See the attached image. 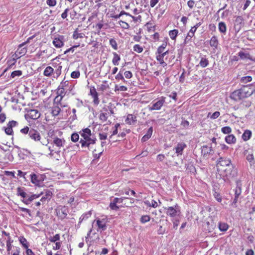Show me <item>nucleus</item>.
<instances>
[{
	"label": "nucleus",
	"instance_id": "nucleus-25",
	"mask_svg": "<svg viewBox=\"0 0 255 255\" xmlns=\"http://www.w3.org/2000/svg\"><path fill=\"white\" fill-rule=\"evenodd\" d=\"M53 43L54 45L57 48H60L62 47L63 45V42L62 40V38H55L53 41Z\"/></svg>",
	"mask_w": 255,
	"mask_h": 255
},
{
	"label": "nucleus",
	"instance_id": "nucleus-8",
	"mask_svg": "<svg viewBox=\"0 0 255 255\" xmlns=\"http://www.w3.org/2000/svg\"><path fill=\"white\" fill-rule=\"evenodd\" d=\"M106 222V218H103L102 220H96V224L98 227V231H103L106 230L107 229Z\"/></svg>",
	"mask_w": 255,
	"mask_h": 255
},
{
	"label": "nucleus",
	"instance_id": "nucleus-2",
	"mask_svg": "<svg viewBox=\"0 0 255 255\" xmlns=\"http://www.w3.org/2000/svg\"><path fill=\"white\" fill-rule=\"evenodd\" d=\"M63 93L64 85L61 82L57 89V95L54 100V103L56 105L53 107L52 109L51 114L53 116H58L61 111V108L64 107L62 102V99L64 97L62 95Z\"/></svg>",
	"mask_w": 255,
	"mask_h": 255
},
{
	"label": "nucleus",
	"instance_id": "nucleus-23",
	"mask_svg": "<svg viewBox=\"0 0 255 255\" xmlns=\"http://www.w3.org/2000/svg\"><path fill=\"white\" fill-rule=\"evenodd\" d=\"M199 64L202 68L206 67L209 65V60L205 56H202Z\"/></svg>",
	"mask_w": 255,
	"mask_h": 255
},
{
	"label": "nucleus",
	"instance_id": "nucleus-60",
	"mask_svg": "<svg viewBox=\"0 0 255 255\" xmlns=\"http://www.w3.org/2000/svg\"><path fill=\"white\" fill-rule=\"evenodd\" d=\"M110 207L112 210H117L119 209V207L117 205L116 203L113 201L110 204Z\"/></svg>",
	"mask_w": 255,
	"mask_h": 255
},
{
	"label": "nucleus",
	"instance_id": "nucleus-36",
	"mask_svg": "<svg viewBox=\"0 0 255 255\" xmlns=\"http://www.w3.org/2000/svg\"><path fill=\"white\" fill-rule=\"evenodd\" d=\"M238 55L242 59H251L250 55L248 53H245L243 51H240L239 52Z\"/></svg>",
	"mask_w": 255,
	"mask_h": 255
},
{
	"label": "nucleus",
	"instance_id": "nucleus-63",
	"mask_svg": "<svg viewBox=\"0 0 255 255\" xmlns=\"http://www.w3.org/2000/svg\"><path fill=\"white\" fill-rule=\"evenodd\" d=\"M47 4L50 6H53L56 5V0H47Z\"/></svg>",
	"mask_w": 255,
	"mask_h": 255
},
{
	"label": "nucleus",
	"instance_id": "nucleus-14",
	"mask_svg": "<svg viewBox=\"0 0 255 255\" xmlns=\"http://www.w3.org/2000/svg\"><path fill=\"white\" fill-rule=\"evenodd\" d=\"M187 146L186 144L184 142L178 143L176 146L175 147L176 153L177 155H182L183 151L185 148Z\"/></svg>",
	"mask_w": 255,
	"mask_h": 255
},
{
	"label": "nucleus",
	"instance_id": "nucleus-20",
	"mask_svg": "<svg viewBox=\"0 0 255 255\" xmlns=\"http://www.w3.org/2000/svg\"><path fill=\"white\" fill-rule=\"evenodd\" d=\"M152 132V127H150L148 128L146 133L142 137L141 141L142 142H145L147 140L151 137Z\"/></svg>",
	"mask_w": 255,
	"mask_h": 255
},
{
	"label": "nucleus",
	"instance_id": "nucleus-39",
	"mask_svg": "<svg viewBox=\"0 0 255 255\" xmlns=\"http://www.w3.org/2000/svg\"><path fill=\"white\" fill-rule=\"evenodd\" d=\"M53 72V69L50 67H47L44 71L43 74L45 76H49Z\"/></svg>",
	"mask_w": 255,
	"mask_h": 255
},
{
	"label": "nucleus",
	"instance_id": "nucleus-59",
	"mask_svg": "<svg viewBox=\"0 0 255 255\" xmlns=\"http://www.w3.org/2000/svg\"><path fill=\"white\" fill-rule=\"evenodd\" d=\"M54 143L57 146H60L62 145V141L61 139L56 138L54 140Z\"/></svg>",
	"mask_w": 255,
	"mask_h": 255
},
{
	"label": "nucleus",
	"instance_id": "nucleus-62",
	"mask_svg": "<svg viewBox=\"0 0 255 255\" xmlns=\"http://www.w3.org/2000/svg\"><path fill=\"white\" fill-rule=\"evenodd\" d=\"M19 209L23 212H25V213H26L27 214H28V215L31 217V212H30V210H29L28 209H27V208H23V207H19Z\"/></svg>",
	"mask_w": 255,
	"mask_h": 255
},
{
	"label": "nucleus",
	"instance_id": "nucleus-48",
	"mask_svg": "<svg viewBox=\"0 0 255 255\" xmlns=\"http://www.w3.org/2000/svg\"><path fill=\"white\" fill-rule=\"evenodd\" d=\"M80 75V73L79 71H73L71 74V77L73 79L79 78Z\"/></svg>",
	"mask_w": 255,
	"mask_h": 255
},
{
	"label": "nucleus",
	"instance_id": "nucleus-49",
	"mask_svg": "<svg viewBox=\"0 0 255 255\" xmlns=\"http://www.w3.org/2000/svg\"><path fill=\"white\" fill-rule=\"evenodd\" d=\"M99 118L103 122L106 121L108 119L107 114L106 113H101L99 116Z\"/></svg>",
	"mask_w": 255,
	"mask_h": 255
},
{
	"label": "nucleus",
	"instance_id": "nucleus-19",
	"mask_svg": "<svg viewBox=\"0 0 255 255\" xmlns=\"http://www.w3.org/2000/svg\"><path fill=\"white\" fill-rule=\"evenodd\" d=\"M252 134V132L250 130L246 129L242 135V139L244 141H246L251 138Z\"/></svg>",
	"mask_w": 255,
	"mask_h": 255
},
{
	"label": "nucleus",
	"instance_id": "nucleus-27",
	"mask_svg": "<svg viewBox=\"0 0 255 255\" xmlns=\"http://www.w3.org/2000/svg\"><path fill=\"white\" fill-rule=\"evenodd\" d=\"M196 30L194 29V28L192 27H191V29L189 31V32L187 34V36L186 37L185 39V42H186L187 41L190 40L191 38L194 36V33Z\"/></svg>",
	"mask_w": 255,
	"mask_h": 255
},
{
	"label": "nucleus",
	"instance_id": "nucleus-12",
	"mask_svg": "<svg viewBox=\"0 0 255 255\" xmlns=\"http://www.w3.org/2000/svg\"><path fill=\"white\" fill-rule=\"evenodd\" d=\"M177 205H175L174 207H168V208H165L167 210L166 212V214L172 217L176 216L177 213Z\"/></svg>",
	"mask_w": 255,
	"mask_h": 255
},
{
	"label": "nucleus",
	"instance_id": "nucleus-40",
	"mask_svg": "<svg viewBox=\"0 0 255 255\" xmlns=\"http://www.w3.org/2000/svg\"><path fill=\"white\" fill-rule=\"evenodd\" d=\"M13 242V240H11V238L9 237L8 238V240L6 241V247H7V252L8 254H9V252L11 249L12 245L11 244Z\"/></svg>",
	"mask_w": 255,
	"mask_h": 255
},
{
	"label": "nucleus",
	"instance_id": "nucleus-42",
	"mask_svg": "<svg viewBox=\"0 0 255 255\" xmlns=\"http://www.w3.org/2000/svg\"><path fill=\"white\" fill-rule=\"evenodd\" d=\"M221 131L224 134H229L232 132V129L230 127H224L221 128Z\"/></svg>",
	"mask_w": 255,
	"mask_h": 255
},
{
	"label": "nucleus",
	"instance_id": "nucleus-50",
	"mask_svg": "<svg viewBox=\"0 0 255 255\" xmlns=\"http://www.w3.org/2000/svg\"><path fill=\"white\" fill-rule=\"evenodd\" d=\"M235 191V196L239 197L242 192L241 187L237 186Z\"/></svg>",
	"mask_w": 255,
	"mask_h": 255
},
{
	"label": "nucleus",
	"instance_id": "nucleus-45",
	"mask_svg": "<svg viewBox=\"0 0 255 255\" xmlns=\"http://www.w3.org/2000/svg\"><path fill=\"white\" fill-rule=\"evenodd\" d=\"M90 95L92 97L98 95L95 88L94 86H91L90 87Z\"/></svg>",
	"mask_w": 255,
	"mask_h": 255
},
{
	"label": "nucleus",
	"instance_id": "nucleus-7",
	"mask_svg": "<svg viewBox=\"0 0 255 255\" xmlns=\"http://www.w3.org/2000/svg\"><path fill=\"white\" fill-rule=\"evenodd\" d=\"M28 136L35 141H40L41 136L39 132L33 128H30Z\"/></svg>",
	"mask_w": 255,
	"mask_h": 255
},
{
	"label": "nucleus",
	"instance_id": "nucleus-9",
	"mask_svg": "<svg viewBox=\"0 0 255 255\" xmlns=\"http://www.w3.org/2000/svg\"><path fill=\"white\" fill-rule=\"evenodd\" d=\"M63 60V58L61 55H59L57 57L53 60V65H55V67L57 69L61 71V69L63 67L62 61Z\"/></svg>",
	"mask_w": 255,
	"mask_h": 255
},
{
	"label": "nucleus",
	"instance_id": "nucleus-47",
	"mask_svg": "<svg viewBox=\"0 0 255 255\" xmlns=\"http://www.w3.org/2000/svg\"><path fill=\"white\" fill-rule=\"evenodd\" d=\"M110 44L111 46L115 49H118V45L116 41L114 39H111L110 40Z\"/></svg>",
	"mask_w": 255,
	"mask_h": 255
},
{
	"label": "nucleus",
	"instance_id": "nucleus-3",
	"mask_svg": "<svg viewBox=\"0 0 255 255\" xmlns=\"http://www.w3.org/2000/svg\"><path fill=\"white\" fill-rule=\"evenodd\" d=\"M80 134L83 138V139L81 138L80 140V143L81 144L82 147H86L89 148L91 144L95 143L96 138L91 137L92 135L91 131L89 128H86L82 129L80 132Z\"/></svg>",
	"mask_w": 255,
	"mask_h": 255
},
{
	"label": "nucleus",
	"instance_id": "nucleus-24",
	"mask_svg": "<svg viewBox=\"0 0 255 255\" xmlns=\"http://www.w3.org/2000/svg\"><path fill=\"white\" fill-rule=\"evenodd\" d=\"M30 179L32 183L36 185H38L40 184V181L38 179V176L36 174L34 173H32L31 174H30Z\"/></svg>",
	"mask_w": 255,
	"mask_h": 255
},
{
	"label": "nucleus",
	"instance_id": "nucleus-56",
	"mask_svg": "<svg viewBox=\"0 0 255 255\" xmlns=\"http://www.w3.org/2000/svg\"><path fill=\"white\" fill-rule=\"evenodd\" d=\"M127 87L125 86H121L118 87L117 85L115 87V90L121 91H127Z\"/></svg>",
	"mask_w": 255,
	"mask_h": 255
},
{
	"label": "nucleus",
	"instance_id": "nucleus-10",
	"mask_svg": "<svg viewBox=\"0 0 255 255\" xmlns=\"http://www.w3.org/2000/svg\"><path fill=\"white\" fill-rule=\"evenodd\" d=\"M164 102V99L163 98H162L159 100L155 103L153 104L152 106L149 107V110L151 111L159 110L161 109Z\"/></svg>",
	"mask_w": 255,
	"mask_h": 255
},
{
	"label": "nucleus",
	"instance_id": "nucleus-51",
	"mask_svg": "<svg viewBox=\"0 0 255 255\" xmlns=\"http://www.w3.org/2000/svg\"><path fill=\"white\" fill-rule=\"evenodd\" d=\"M60 239V236L59 234H56L53 237H51L49 238V240L51 242H55L57 241H58Z\"/></svg>",
	"mask_w": 255,
	"mask_h": 255
},
{
	"label": "nucleus",
	"instance_id": "nucleus-61",
	"mask_svg": "<svg viewBox=\"0 0 255 255\" xmlns=\"http://www.w3.org/2000/svg\"><path fill=\"white\" fill-rule=\"evenodd\" d=\"M91 216V212L89 211L85 214L83 215L80 218V219L82 218V220H86L88 218H89Z\"/></svg>",
	"mask_w": 255,
	"mask_h": 255
},
{
	"label": "nucleus",
	"instance_id": "nucleus-34",
	"mask_svg": "<svg viewBox=\"0 0 255 255\" xmlns=\"http://www.w3.org/2000/svg\"><path fill=\"white\" fill-rule=\"evenodd\" d=\"M156 58L157 61H158L159 63L163 66L165 67L166 66V63L164 62L163 58L164 57L161 56L160 54H156Z\"/></svg>",
	"mask_w": 255,
	"mask_h": 255
},
{
	"label": "nucleus",
	"instance_id": "nucleus-15",
	"mask_svg": "<svg viewBox=\"0 0 255 255\" xmlns=\"http://www.w3.org/2000/svg\"><path fill=\"white\" fill-rule=\"evenodd\" d=\"M16 191V195L17 196H21L23 199H27L28 194L25 192L24 188L17 187Z\"/></svg>",
	"mask_w": 255,
	"mask_h": 255
},
{
	"label": "nucleus",
	"instance_id": "nucleus-38",
	"mask_svg": "<svg viewBox=\"0 0 255 255\" xmlns=\"http://www.w3.org/2000/svg\"><path fill=\"white\" fill-rule=\"evenodd\" d=\"M167 46L166 43H163L161 45L158 47L156 54H160L164 51Z\"/></svg>",
	"mask_w": 255,
	"mask_h": 255
},
{
	"label": "nucleus",
	"instance_id": "nucleus-11",
	"mask_svg": "<svg viewBox=\"0 0 255 255\" xmlns=\"http://www.w3.org/2000/svg\"><path fill=\"white\" fill-rule=\"evenodd\" d=\"M202 153L204 156L207 157L209 155H213L214 151L211 146L209 147L208 145H205L202 147Z\"/></svg>",
	"mask_w": 255,
	"mask_h": 255
},
{
	"label": "nucleus",
	"instance_id": "nucleus-29",
	"mask_svg": "<svg viewBox=\"0 0 255 255\" xmlns=\"http://www.w3.org/2000/svg\"><path fill=\"white\" fill-rule=\"evenodd\" d=\"M78 29H76L73 32L72 37L74 39H77L79 38H83L85 35L83 33H78Z\"/></svg>",
	"mask_w": 255,
	"mask_h": 255
},
{
	"label": "nucleus",
	"instance_id": "nucleus-46",
	"mask_svg": "<svg viewBox=\"0 0 255 255\" xmlns=\"http://www.w3.org/2000/svg\"><path fill=\"white\" fill-rule=\"evenodd\" d=\"M133 50L137 53H141L143 51V48L139 44H135L133 46Z\"/></svg>",
	"mask_w": 255,
	"mask_h": 255
},
{
	"label": "nucleus",
	"instance_id": "nucleus-41",
	"mask_svg": "<svg viewBox=\"0 0 255 255\" xmlns=\"http://www.w3.org/2000/svg\"><path fill=\"white\" fill-rule=\"evenodd\" d=\"M22 74V72L21 70H16L14 71H13L10 75V77L11 78H14L16 76H20Z\"/></svg>",
	"mask_w": 255,
	"mask_h": 255
},
{
	"label": "nucleus",
	"instance_id": "nucleus-58",
	"mask_svg": "<svg viewBox=\"0 0 255 255\" xmlns=\"http://www.w3.org/2000/svg\"><path fill=\"white\" fill-rule=\"evenodd\" d=\"M214 196L215 197V198L219 202H221L222 201V197L220 195L219 193H218L217 192H215V193H214Z\"/></svg>",
	"mask_w": 255,
	"mask_h": 255
},
{
	"label": "nucleus",
	"instance_id": "nucleus-1",
	"mask_svg": "<svg viewBox=\"0 0 255 255\" xmlns=\"http://www.w3.org/2000/svg\"><path fill=\"white\" fill-rule=\"evenodd\" d=\"M253 90L251 89V84L243 86L241 89L234 91L230 97L235 101H239L250 97L253 94Z\"/></svg>",
	"mask_w": 255,
	"mask_h": 255
},
{
	"label": "nucleus",
	"instance_id": "nucleus-64",
	"mask_svg": "<svg viewBox=\"0 0 255 255\" xmlns=\"http://www.w3.org/2000/svg\"><path fill=\"white\" fill-rule=\"evenodd\" d=\"M181 125L184 128H187L189 126V123L186 120H182Z\"/></svg>",
	"mask_w": 255,
	"mask_h": 255
},
{
	"label": "nucleus",
	"instance_id": "nucleus-18",
	"mask_svg": "<svg viewBox=\"0 0 255 255\" xmlns=\"http://www.w3.org/2000/svg\"><path fill=\"white\" fill-rule=\"evenodd\" d=\"M244 20L242 16H238L236 17L235 21V25L236 27H238L239 30L244 25Z\"/></svg>",
	"mask_w": 255,
	"mask_h": 255
},
{
	"label": "nucleus",
	"instance_id": "nucleus-33",
	"mask_svg": "<svg viewBox=\"0 0 255 255\" xmlns=\"http://www.w3.org/2000/svg\"><path fill=\"white\" fill-rule=\"evenodd\" d=\"M246 159L250 162L251 166H255V159L253 154H248Z\"/></svg>",
	"mask_w": 255,
	"mask_h": 255
},
{
	"label": "nucleus",
	"instance_id": "nucleus-13",
	"mask_svg": "<svg viewBox=\"0 0 255 255\" xmlns=\"http://www.w3.org/2000/svg\"><path fill=\"white\" fill-rule=\"evenodd\" d=\"M27 116L31 119L36 120L40 116V113L37 110H31L28 112Z\"/></svg>",
	"mask_w": 255,
	"mask_h": 255
},
{
	"label": "nucleus",
	"instance_id": "nucleus-16",
	"mask_svg": "<svg viewBox=\"0 0 255 255\" xmlns=\"http://www.w3.org/2000/svg\"><path fill=\"white\" fill-rule=\"evenodd\" d=\"M136 122V117L132 115V114H128L127 116V119L126 120V123L128 125H133Z\"/></svg>",
	"mask_w": 255,
	"mask_h": 255
},
{
	"label": "nucleus",
	"instance_id": "nucleus-32",
	"mask_svg": "<svg viewBox=\"0 0 255 255\" xmlns=\"http://www.w3.org/2000/svg\"><path fill=\"white\" fill-rule=\"evenodd\" d=\"M3 129L4 130L5 133L7 135H12L13 130L12 128L8 124H7L6 127H3Z\"/></svg>",
	"mask_w": 255,
	"mask_h": 255
},
{
	"label": "nucleus",
	"instance_id": "nucleus-22",
	"mask_svg": "<svg viewBox=\"0 0 255 255\" xmlns=\"http://www.w3.org/2000/svg\"><path fill=\"white\" fill-rule=\"evenodd\" d=\"M218 228L221 232H226L229 229V225L227 223L224 222H219L218 223Z\"/></svg>",
	"mask_w": 255,
	"mask_h": 255
},
{
	"label": "nucleus",
	"instance_id": "nucleus-21",
	"mask_svg": "<svg viewBox=\"0 0 255 255\" xmlns=\"http://www.w3.org/2000/svg\"><path fill=\"white\" fill-rule=\"evenodd\" d=\"M225 141L228 144H233L236 143V138L233 134H230L226 136Z\"/></svg>",
	"mask_w": 255,
	"mask_h": 255
},
{
	"label": "nucleus",
	"instance_id": "nucleus-5",
	"mask_svg": "<svg viewBox=\"0 0 255 255\" xmlns=\"http://www.w3.org/2000/svg\"><path fill=\"white\" fill-rule=\"evenodd\" d=\"M34 37V36H32L28 38L26 41L19 44L18 47L14 54L16 58H19L22 56L24 55L27 52V48L26 47H23L24 45L29 43L30 40Z\"/></svg>",
	"mask_w": 255,
	"mask_h": 255
},
{
	"label": "nucleus",
	"instance_id": "nucleus-26",
	"mask_svg": "<svg viewBox=\"0 0 255 255\" xmlns=\"http://www.w3.org/2000/svg\"><path fill=\"white\" fill-rule=\"evenodd\" d=\"M114 57L112 60L113 64L115 65H118L119 64V61L121 60L120 56L116 53L113 52Z\"/></svg>",
	"mask_w": 255,
	"mask_h": 255
},
{
	"label": "nucleus",
	"instance_id": "nucleus-54",
	"mask_svg": "<svg viewBox=\"0 0 255 255\" xmlns=\"http://www.w3.org/2000/svg\"><path fill=\"white\" fill-rule=\"evenodd\" d=\"M4 174L6 176H11L13 178H16L15 176V172L13 171H6L5 170L3 171Z\"/></svg>",
	"mask_w": 255,
	"mask_h": 255
},
{
	"label": "nucleus",
	"instance_id": "nucleus-37",
	"mask_svg": "<svg viewBox=\"0 0 255 255\" xmlns=\"http://www.w3.org/2000/svg\"><path fill=\"white\" fill-rule=\"evenodd\" d=\"M178 33V30L177 29H173L172 30H170L169 32V35L171 39L172 40H174L176 39V37Z\"/></svg>",
	"mask_w": 255,
	"mask_h": 255
},
{
	"label": "nucleus",
	"instance_id": "nucleus-6",
	"mask_svg": "<svg viewBox=\"0 0 255 255\" xmlns=\"http://www.w3.org/2000/svg\"><path fill=\"white\" fill-rule=\"evenodd\" d=\"M232 164L231 160L229 158L220 157L217 162V170L219 172L223 170L229 165Z\"/></svg>",
	"mask_w": 255,
	"mask_h": 255
},
{
	"label": "nucleus",
	"instance_id": "nucleus-35",
	"mask_svg": "<svg viewBox=\"0 0 255 255\" xmlns=\"http://www.w3.org/2000/svg\"><path fill=\"white\" fill-rule=\"evenodd\" d=\"M13 56H14L12 58H11V59L10 60H8L7 62V69L8 68H11L12 66H13L16 62V59L17 58H16L15 57V55H13Z\"/></svg>",
	"mask_w": 255,
	"mask_h": 255
},
{
	"label": "nucleus",
	"instance_id": "nucleus-17",
	"mask_svg": "<svg viewBox=\"0 0 255 255\" xmlns=\"http://www.w3.org/2000/svg\"><path fill=\"white\" fill-rule=\"evenodd\" d=\"M42 194V192H41L40 194H32L31 195H28L27 199H23L22 201L25 203V204H28L30 202L33 201L34 199L38 198L39 197L40 195Z\"/></svg>",
	"mask_w": 255,
	"mask_h": 255
},
{
	"label": "nucleus",
	"instance_id": "nucleus-4",
	"mask_svg": "<svg viewBox=\"0 0 255 255\" xmlns=\"http://www.w3.org/2000/svg\"><path fill=\"white\" fill-rule=\"evenodd\" d=\"M219 172L220 175L223 176V180L226 182H230V179L235 177L237 173L232 164Z\"/></svg>",
	"mask_w": 255,
	"mask_h": 255
},
{
	"label": "nucleus",
	"instance_id": "nucleus-44",
	"mask_svg": "<svg viewBox=\"0 0 255 255\" xmlns=\"http://www.w3.org/2000/svg\"><path fill=\"white\" fill-rule=\"evenodd\" d=\"M252 80V78L250 76H245L242 77L241 81L243 83H247L249 82H251Z\"/></svg>",
	"mask_w": 255,
	"mask_h": 255
},
{
	"label": "nucleus",
	"instance_id": "nucleus-43",
	"mask_svg": "<svg viewBox=\"0 0 255 255\" xmlns=\"http://www.w3.org/2000/svg\"><path fill=\"white\" fill-rule=\"evenodd\" d=\"M150 218L148 215L142 216L140 219V221L142 224H144L150 221Z\"/></svg>",
	"mask_w": 255,
	"mask_h": 255
},
{
	"label": "nucleus",
	"instance_id": "nucleus-30",
	"mask_svg": "<svg viewBox=\"0 0 255 255\" xmlns=\"http://www.w3.org/2000/svg\"><path fill=\"white\" fill-rule=\"evenodd\" d=\"M210 44L211 47H217L218 44V41L217 36H213L210 41Z\"/></svg>",
	"mask_w": 255,
	"mask_h": 255
},
{
	"label": "nucleus",
	"instance_id": "nucleus-53",
	"mask_svg": "<svg viewBox=\"0 0 255 255\" xmlns=\"http://www.w3.org/2000/svg\"><path fill=\"white\" fill-rule=\"evenodd\" d=\"M44 194V196L45 197V198L48 199L49 200L51 197L52 194V192L48 190H45L44 193H42V194Z\"/></svg>",
	"mask_w": 255,
	"mask_h": 255
},
{
	"label": "nucleus",
	"instance_id": "nucleus-28",
	"mask_svg": "<svg viewBox=\"0 0 255 255\" xmlns=\"http://www.w3.org/2000/svg\"><path fill=\"white\" fill-rule=\"evenodd\" d=\"M219 30L220 32L225 34L227 31V27L224 22H220L219 23Z\"/></svg>",
	"mask_w": 255,
	"mask_h": 255
},
{
	"label": "nucleus",
	"instance_id": "nucleus-31",
	"mask_svg": "<svg viewBox=\"0 0 255 255\" xmlns=\"http://www.w3.org/2000/svg\"><path fill=\"white\" fill-rule=\"evenodd\" d=\"M19 241L20 243V244L22 245L23 248H24L26 250L28 249V243L25 238H24L23 237H20L19 238Z\"/></svg>",
	"mask_w": 255,
	"mask_h": 255
},
{
	"label": "nucleus",
	"instance_id": "nucleus-52",
	"mask_svg": "<svg viewBox=\"0 0 255 255\" xmlns=\"http://www.w3.org/2000/svg\"><path fill=\"white\" fill-rule=\"evenodd\" d=\"M79 137V136L78 133H74L71 135V139L72 141L76 142L78 140Z\"/></svg>",
	"mask_w": 255,
	"mask_h": 255
},
{
	"label": "nucleus",
	"instance_id": "nucleus-57",
	"mask_svg": "<svg viewBox=\"0 0 255 255\" xmlns=\"http://www.w3.org/2000/svg\"><path fill=\"white\" fill-rule=\"evenodd\" d=\"M220 115V113L218 111L214 112L213 114L210 116V119L214 120L218 118Z\"/></svg>",
	"mask_w": 255,
	"mask_h": 255
},
{
	"label": "nucleus",
	"instance_id": "nucleus-55",
	"mask_svg": "<svg viewBox=\"0 0 255 255\" xmlns=\"http://www.w3.org/2000/svg\"><path fill=\"white\" fill-rule=\"evenodd\" d=\"M30 129L28 127H25L20 130V132L23 134H27L29 135Z\"/></svg>",
	"mask_w": 255,
	"mask_h": 255
}]
</instances>
